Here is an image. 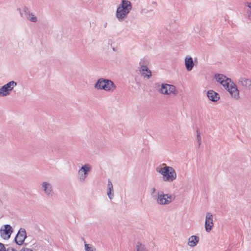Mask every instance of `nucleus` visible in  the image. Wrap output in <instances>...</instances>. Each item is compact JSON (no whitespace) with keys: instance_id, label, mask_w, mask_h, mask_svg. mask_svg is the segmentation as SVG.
Here are the masks:
<instances>
[{"instance_id":"423d86ee","label":"nucleus","mask_w":251,"mask_h":251,"mask_svg":"<svg viewBox=\"0 0 251 251\" xmlns=\"http://www.w3.org/2000/svg\"><path fill=\"white\" fill-rule=\"evenodd\" d=\"M41 189L46 196L48 197L52 196L53 193V187L49 181H43L41 184Z\"/></svg>"},{"instance_id":"f257e3e1","label":"nucleus","mask_w":251,"mask_h":251,"mask_svg":"<svg viewBox=\"0 0 251 251\" xmlns=\"http://www.w3.org/2000/svg\"><path fill=\"white\" fill-rule=\"evenodd\" d=\"M156 171L162 176V179L165 182L171 183L177 177L175 169L166 164L163 163L156 168Z\"/></svg>"},{"instance_id":"f3484780","label":"nucleus","mask_w":251,"mask_h":251,"mask_svg":"<svg viewBox=\"0 0 251 251\" xmlns=\"http://www.w3.org/2000/svg\"><path fill=\"white\" fill-rule=\"evenodd\" d=\"M239 83L241 85L247 88L251 87V80L250 79L241 78L239 80Z\"/></svg>"},{"instance_id":"a878e982","label":"nucleus","mask_w":251,"mask_h":251,"mask_svg":"<svg viewBox=\"0 0 251 251\" xmlns=\"http://www.w3.org/2000/svg\"><path fill=\"white\" fill-rule=\"evenodd\" d=\"M0 251H6L4 245L0 243ZM7 251H16L13 249H8Z\"/></svg>"},{"instance_id":"f03ea898","label":"nucleus","mask_w":251,"mask_h":251,"mask_svg":"<svg viewBox=\"0 0 251 251\" xmlns=\"http://www.w3.org/2000/svg\"><path fill=\"white\" fill-rule=\"evenodd\" d=\"M132 4L128 0H122L118 6L116 11V17L118 20L123 22L132 9Z\"/></svg>"},{"instance_id":"f8f14e48","label":"nucleus","mask_w":251,"mask_h":251,"mask_svg":"<svg viewBox=\"0 0 251 251\" xmlns=\"http://www.w3.org/2000/svg\"><path fill=\"white\" fill-rule=\"evenodd\" d=\"M207 96L209 100L214 102H216L220 99L219 94L213 90L208 91Z\"/></svg>"},{"instance_id":"39448f33","label":"nucleus","mask_w":251,"mask_h":251,"mask_svg":"<svg viewBox=\"0 0 251 251\" xmlns=\"http://www.w3.org/2000/svg\"><path fill=\"white\" fill-rule=\"evenodd\" d=\"M92 166L86 163L81 166L77 172V178L81 182L85 181L89 174L91 172Z\"/></svg>"},{"instance_id":"bb28decb","label":"nucleus","mask_w":251,"mask_h":251,"mask_svg":"<svg viewBox=\"0 0 251 251\" xmlns=\"http://www.w3.org/2000/svg\"><path fill=\"white\" fill-rule=\"evenodd\" d=\"M20 251H32V250L29 248H23Z\"/></svg>"},{"instance_id":"dca6fc26","label":"nucleus","mask_w":251,"mask_h":251,"mask_svg":"<svg viewBox=\"0 0 251 251\" xmlns=\"http://www.w3.org/2000/svg\"><path fill=\"white\" fill-rule=\"evenodd\" d=\"M185 65L188 71H190L193 69L194 66V63L193 58L191 57H186L185 59Z\"/></svg>"},{"instance_id":"9b49d317","label":"nucleus","mask_w":251,"mask_h":251,"mask_svg":"<svg viewBox=\"0 0 251 251\" xmlns=\"http://www.w3.org/2000/svg\"><path fill=\"white\" fill-rule=\"evenodd\" d=\"M1 237L4 239H8L12 232L11 226L9 225H6L4 226V229H1L0 230Z\"/></svg>"},{"instance_id":"6e6552de","label":"nucleus","mask_w":251,"mask_h":251,"mask_svg":"<svg viewBox=\"0 0 251 251\" xmlns=\"http://www.w3.org/2000/svg\"><path fill=\"white\" fill-rule=\"evenodd\" d=\"M228 88L225 87L230 94L236 99L239 98V91L237 88L235 84L231 81L230 83H228Z\"/></svg>"},{"instance_id":"4468645a","label":"nucleus","mask_w":251,"mask_h":251,"mask_svg":"<svg viewBox=\"0 0 251 251\" xmlns=\"http://www.w3.org/2000/svg\"><path fill=\"white\" fill-rule=\"evenodd\" d=\"M107 195L110 200L114 197L113 186L110 179H108L107 186Z\"/></svg>"},{"instance_id":"c756f323","label":"nucleus","mask_w":251,"mask_h":251,"mask_svg":"<svg viewBox=\"0 0 251 251\" xmlns=\"http://www.w3.org/2000/svg\"><path fill=\"white\" fill-rule=\"evenodd\" d=\"M201 144L200 142L198 143V147L199 148L200 147V146Z\"/></svg>"},{"instance_id":"5701e85b","label":"nucleus","mask_w":251,"mask_h":251,"mask_svg":"<svg viewBox=\"0 0 251 251\" xmlns=\"http://www.w3.org/2000/svg\"><path fill=\"white\" fill-rule=\"evenodd\" d=\"M137 251H148L145 245L138 243L136 245Z\"/></svg>"},{"instance_id":"2eb2a0df","label":"nucleus","mask_w":251,"mask_h":251,"mask_svg":"<svg viewBox=\"0 0 251 251\" xmlns=\"http://www.w3.org/2000/svg\"><path fill=\"white\" fill-rule=\"evenodd\" d=\"M199 241V237L195 235H192L188 238L187 245L189 247H194L198 244Z\"/></svg>"},{"instance_id":"cd10ccee","label":"nucleus","mask_w":251,"mask_h":251,"mask_svg":"<svg viewBox=\"0 0 251 251\" xmlns=\"http://www.w3.org/2000/svg\"><path fill=\"white\" fill-rule=\"evenodd\" d=\"M197 140H198V141H200L201 140V136H200V134L198 133L197 134Z\"/></svg>"},{"instance_id":"7ed1b4c3","label":"nucleus","mask_w":251,"mask_h":251,"mask_svg":"<svg viewBox=\"0 0 251 251\" xmlns=\"http://www.w3.org/2000/svg\"><path fill=\"white\" fill-rule=\"evenodd\" d=\"M97 89L104 90L106 91H113L116 88L114 82L110 79L101 78L95 84Z\"/></svg>"},{"instance_id":"9d476101","label":"nucleus","mask_w":251,"mask_h":251,"mask_svg":"<svg viewBox=\"0 0 251 251\" xmlns=\"http://www.w3.org/2000/svg\"><path fill=\"white\" fill-rule=\"evenodd\" d=\"M213 225V215L210 212H207L206 214L205 221V228L206 231L208 232H210Z\"/></svg>"},{"instance_id":"b1692460","label":"nucleus","mask_w":251,"mask_h":251,"mask_svg":"<svg viewBox=\"0 0 251 251\" xmlns=\"http://www.w3.org/2000/svg\"><path fill=\"white\" fill-rule=\"evenodd\" d=\"M169 84H162L161 85V88L160 91L163 94H168V86Z\"/></svg>"},{"instance_id":"a211bd4d","label":"nucleus","mask_w":251,"mask_h":251,"mask_svg":"<svg viewBox=\"0 0 251 251\" xmlns=\"http://www.w3.org/2000/svg\"><path fill=\"white\" fill-rule=\"evenodd\" d=\"M160 191H157L155 187L151 188L150 190V193L152 197V198L156 201V198L158 197V195L160 194Z\"/></svg>"},{"instance_id":"7c9ffc66","label":"nucleus","mask_w":251,"mask_h":251,"mask_svg":"<svg viewBox=\"0 0 251 251\" xmlns=\"http://www.w3.org/2000/svg\"><path fill=\"white\" fill-rule=\"evenodd\" d=\"M106 25H107V23H106L105 24V25H104V27H106Z\"/></svg>"},{"instance_id":"20e7f679","label":"nucleus","mask_w":251,"mask_h":251,"mask_svg":"<svg viewBox=\"0 0 251 251\" xmlns=\"http://www.w3.org/2000/svg\"><path fill=\"white\" fill-rule=\"evenodd\" d=\"M176 198L174 194H164L161 192L156 198V202L159 205H168L173 201Z\"/></svg>"},{"instance_id":"412c9836","label":"nucleus","mask_w":251,"mask_h":251,"mask_svg":"<svg viewBox=\"0 0 251 251\" xmlns=\"http://www.w3.org/2000/svg\"><path fill=\"white\" fill-rule=\"evenodd\" d=\"M17 83L16 82L14 81H11L3 86L5 87L6 88L9 89V91L11 92L14 88L15 86L17 85Z\"/></svg>"},{"instance_id":"ddd939ff","label":"nucleus","mask_w":251,"mask_h":251,"mask_svg":"<svg viewBox=\"0 0 251 251\" xmlns=\"http://www.w3.org/2000/svg\"><path fill=\"white\" fill-rule=\"evenodd\" d=\"M140 72L142 73V75L144 77H147L149 79L151 76V70L146 65H141Z\"/></svg>"},{"instance_id":"c85d7f7f","label":"nucleus","mask_w":251,"mask_h":251,"mask_svg":"<svg viewBox=\"0 0 251 251\" xmlns=\"http://www.w3.org/2000/svg\"><path fill=\"white\" fill-rule=\"evenodd\" d=\"M24 10H25V12H27V11L28 10V9H27V7H25V8H24Z\"/></svg>"},{"instance_id":"6ab92c4d","label":"nucleus","mask_w":251,"mask_h":251,"mask_svg":"<svg viewBox=\"0 0 251 251\" xmlns=\"http://www.w3.org/2000/svg\"><path fill=\"white\" fill-rule=\"evenodd\" d=\"M3 85L0 88V97H5L10 95V92Z\"/></svg>"},{"instance_id":"4be33fe9","label":"nucleus","mask_w":251,"mask_h":251,"mask_svg":"<svg viewBox=\"0 0 251 251\" xmlns=\"http://www.w3.org/2000/svg\"><path fill=\"white\" fill-rule=\"evenodd\" d=\"M84 248L85 251H96V248L91 244H85Z\"/></svg>"},{"instance_id":"aec40b11","label":"nucleus","mask_w":251,"mask_h":251,"mask_svg":"<svg viewBox=\"0 0 251 251\" xmlns=\"http://www.w3.org/2000/svg\"><path fill=\"white\" fill-rule=\"evenodd\" d=\"M168 86V94L169 95L171 94H173L175 95L177 94V91L176 89V87L173 85L169 84Z\"/></svg>"},{"instance_id":"2f4dec72","label":"nucleus","mask_w":251,"mask_h":251,"mask_svg":"<svg viewBox=\"0 0 251 251\" xmlns=\"http://www.w3.org/2000/svg\"><path fill=\"white\" fill-rule=\"evenodd\" d=\"M250 17H251V16H250V15H249V18L250 19H251V18H250Z\"/></svg>"},{"instance_id":"1a4fd4ad","label":"nucleus","mask_w":251,"mask_h":251,"mask_svg":"<svg viewBox=\"0 0 251 251\" xmlns=\"http://www.w3.org/2000/svg\"><path fill=\"white\" fill-rule=\"evenodd\" d=\"M26 237L25 230L24 228H20L15 238V242L17 244L21 245L23 244Z\"/></svg>"},{"instance_id":"393cba45","label":"nucleus","mask_w":251,"mask_h":251,"mask_svg":"<svg viewBox=\"0 0 251 251\" xmlns=\"http://www.w3.org/2000/svg\"><path fill=\"white\" fill-rule=\"evenodd\" d=\"M26 17L32 22H36L37 21V17L32 13H29Z\"/></svg>"},{"instance_id":"0eeeda50","label":"nucleus","mask_w":251,"mask_h":251,"mask_svg":"<svg viewBox=\"0 0 251 251\" xmlns=\"http://www.w3.org/2000/svg\"><path fill=\"white\" fill-rule=\"evenodd\" d=\"M214 78L216 81L222 84L223 87L228 88V83L231 82V79L223 74H216Z\"/></svg>"}]
</instances>
